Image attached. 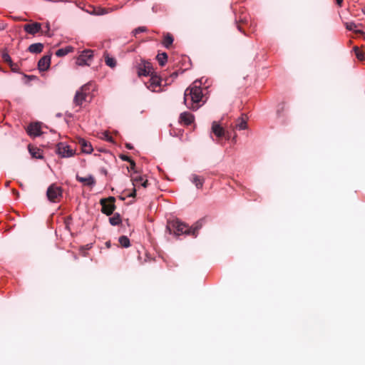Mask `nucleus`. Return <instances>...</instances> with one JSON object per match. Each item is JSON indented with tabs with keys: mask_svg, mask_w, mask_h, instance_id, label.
<instances>
[{
	"mask_svg": "<svg viewBox=\"0 0 365 365\" xmlns=\"http://www.w3.org/2000/svg\"><path fill=\"white\" fill-rule=\"evenodd\" d=\"M206 101L200 83L197 81L193 82L187 87L184 93V104L192 110H197L204 105Z\"/></svg>",
	"mask_w": 365,
	"mask_h": 365,
	"instance_id": "obj_1",
	"label": "nucleus"
},
{
	"mask_svg": "<svg viewBox=\"0 0 365 365\" xmlns=\"http://www.w3.org/2000/svg\"><path fill=\"white\" fill-rule=\"evenodd\" d=\"M203 219L197 221L192 226L188 227L186 224L183 223L178 219L168 220L166 229L169 231L170 234H174L179 236L180 235H192L195 237L198 234V230L202 228L203 225Z\"/></svg>",
	"mask_w": 365,
	"mask_h": 365,
	"instance_id": "obj_2",
	"label": "nucleus"
},
{
	"mask_svg": "<svg viewBox=\"0 0 365 365\" xmlns=\"http://www.w3.org/2000/svg\"><path fill=\"white\" fill-rule=\"evenodd\" d=\"M115 198L114 197L101 199V212L108 216L111 215L115 210Z\"/></svg>",
	"mask_w": 365,
	"mask_h": 365,
	"instance_id": "obj_3",
	"label": "nucleus"
},
{
	"mask_svg": "<svg viewBox=\"0 0 365 365\" xmlns=\"http://www.w3.org/2000/svg\"><path fill=\"white\" fill-rule=\"evenodd\" d=\"M46 195L51 202H58L62 197V189L61 187L52 184L48 187Z\"/></svg>",
	"mask_w": 365,
	"mask_h": 365,
	"instance_id": "obj_4",
	"label": "nucleus"
},
{
	"mask_svg": "<svg viewBox=\"0 0 365 365\" xmlns=\"http://www.w3.org/2000/svg\"><path fill=\"white\" fill-rule=\"evenodd\" d=\"M137 73L138 76H148L154 73L152 64L146 61H141L137 66Z\"/></svg>",
	"mask_w": 365,
	"mask_h": 365,
	"instance_id": "obj_5",
	"label": "nucleus"
},
{
	"mask_svg": "<svg viewBox=\"0 0 365 365\" xmlns=\"http://www.w3.org/2000/svg\"><path fill=\"white\" fill-rule=\"evenodd\" d=\"M93 51L91 50H84L77 58L76 64L78 66H88L93 59Z\"/></svg>",
	"mask_w": 365,
	"mask_h": 365,
	"instance_id": "obj_6",
	"label": "nucleus"
},
{
	"mask_svg": "<svg viewBox=\"0 0 365 365\" xmlns=\"http://www.w3.org/2000/svg\"><path fill=\"white\" fill-rule=\"evenodd\" d=\"M57 153L62 158H68L74 155L75 150L71 149L69 145L60 143L57 145Z\"/></svg>",
	"mask_w": 365,
	"mask_h": 365,
	"instance_id": "obj_7",
	"label": "nucleus"
},
{
	"mask_svg": "<svg viewBox=\"0 0 365 365\" xmlns=\"http://www.w3.org/2000/svg\"><path fill=\"white\" fill-rule=\"evenodd\" d=\"M162 81V78L154 72L150 76L149 81L146 83L147 88L153 92H157L156 88L161 86Z\"/></svg>",
	"mask_w": 365,
	"mask_h": 365,
	"instance_id": "obj_8",
	"label": "nucleus"
},
{
	"mask_svg": "<svg viewBox=\"0 0 365 365\" xmlns=\"http://www.w3.org/2000/svg\"><path fill=\"white\" fill-rule=\"evenodd\" d=\"M212 132L218 138L225 137L227 139H229L230 137L229 133H226L225 129L216 121H214L212 124Z\"/></svg>",
	"mask_w": 365,
	"mask_h": 365,
	"instance_id": "obj_9",
	"label": "nucleus"
},
{
	"mask_svg": "<svg viewBox=\"0 0 365 365\" xmlns=\"http://www.w3.org/2000/svg\"><path fill=\"white\" fill-rule=\"evenodd\" d=\"M24 29L28 34L35 35L36 34L41 31V24L38 22H35L31 24H25L24 26Z\"/></svg>",
	"mask_w": 365,
	"mask_h": 365,
	"instance_id": "obj_10",
	"label": "nucleus"
},
{
	"mask_svg": "<svg viewBox=\"0 0 365 365\" xmlns=\"http://www.w3.org/2000/svg\"><path fill=\"white\" fill-rule=\"evenodd\" d=\"M51 64V56H43L38 63V68L41 71H45L48 69Z\"/></svg>",
	"mask_w": 365,
	"mask_h": 365,
	"instance_id": "obj_11",
	"label": "nucleus"
},
{
	"mask_svg": "<svg viewBox=\"0 0 365 365\" xmlns=\"http://www.w3.org/2000/svg\"><path fill=\"white\" fill-rule=\"evenodd\" d=\"M77 143L79 145L83 153H91L93 151L91 144L85 139L78 138L77 139Z\"/></svg>",
	"mask_w": 365,
	"mask_h": 365,
	"instance_id": "obj_12",
	"label": "nucleus"
},
{
	"mask_svg": "<svg viewBox=\"0 0 365 365\" xmlns=\"http://www.w3.org/2000/svg\"><path fill=\"white\" fill-rule=\"evenodd\" d=\"M27 133L31 136H38L41 134V125L38 123H31L27 128Z\"/></svg>",
	"mask_w": 365,
	"mask_h": 365,
	"instance_id": "obj_13",
	"label": "nucleus"
},
{
	"mask_svg": "<svg viewBox=\"0 0 365 365\" xmlns=\"http://www.w3.org/2000/svg\"><path fill=\"white\" fill-rule=\"evenodd\" d=\"M194 115L188 112H183L180 115L179 121L185 125H190L194 121Z\"/></svg>",
	"mask_w": 365,
	"mask_h": 365,
	"instance_id": "obj_14",
	"label": "nucleus"
},
{
	"mask_svg": "<svg viewBox=\"0 0 365 365\" xmlns=\"http://www.w3.org/2000/svg\"><path fill=\"white\" fill-rule=\"evenodd\" d=\"M95 89V85L92 82L86 83L78 90L86 97H90L91 93Z\"/></svg>",
	"mask_w": 365,
	"mask_h": 365,
	"instance_id": "obj_15",
	"label": "nucleus"
},
{
	"mask_svg": "<svg viewBox=\"0 0 365 365\" xmlns=\"http://www.w3.org/2000/svg\"><path fill=\"white\" fill-rule=\"evenodd\" d=\"M76 180L78 182L83 183L84 185H87V186L92 187L96 184V180L91 175L83 178V177H81L78 175H77Z\"/></svg>",
	"mask_w": 365,
	"mask_h": 365,
	"instance_id": "obj_16",
	"label": "nucleus"
},
{
	"mask_svg": "<svg viewBox=\"0 0 365 365\" xmlns=\"http://www.w3.org/2000/svg\"><path fill=\"white\" fill-rule=\"evenodd\" d=\"M247 117L246 115L242 114L241 117L238 118L236 120L235 128L239 130H245L247 127Z\"/></svg>",
	"mask_w": 365,
	"mask_h": 365,
	"instance_id": "obj_17",
	"label": "nucleus"
},
{
	"mask_svg": "<svg viewBox=\"0 0 365 365\" xmlns=\"http://www.w3.org/2000/svg\"><path fill=\"white\" fill-rule=\"evenodd\" d=\"M87 98L81 91H77L73 98V103L76 106H81L83 102L87 101Z\"/></svg>",
	"mask_w": 365,
	"mask_h": 365,
	"instance_id": "obj_18",
	"label": "nucleus"
},
{
	"mask_svg": "<svg viewBox=\"0 0 365 365\" xmlns=\"http://www.w3.org/2000/svg\"><path fill=\"white\" fill-rule=\"evenodd\" d=\"M173 41L174 38L171 34L165 33L163 34L162 43L166 48H169L172 46Z\"/></svg>",
	"mask_w": 365,
	"mask_h": 365,
	"instance_id": "obj_19",
	"label": "nucleus"
},
{
	"mask_svg": "<svg viewBox=\"0 0 365 365\" xmlns=\"http://www.w3.org/2000/svg\"><path fill=\"white\" fill-rule=\"evenodd\" d=\"M43 44L41 43H36L30 45L28 51L32 53H39L43 51Z\"/></svg>",
	"mask_w": 365,
	"mask_h": 365,
	"instance_id": "obj_20",
	"label": "nucleus"
},
{
	"mask_svg": "<svg viewBox=\"0 0 365 365\" xmlns=\"http://www.w3.org/2000/svg\"><path fill=\"white\" fill-rule=\"evenodd\" d=\"M205 179L199 175H192V182L195 185L197 188H202L203 186Z\"/></svg>",
	"mask_w": 365,
	"mask_h": 365,
	"instance_id": "obj_21",
	"label": "nucleus"
},
{
	"mask_svg": "<svg viewBox=\"0 0 365 365\" xmlns=\"http://www.w3.org/2000/svg\"><path fill=\"white\" fill-rule=\"evenodd\" d=\"M73 51V48L72 46H66L65 48H60L56 51V55L57 56L61 57L67 55L68 53L72 52Z\"/></svg>",
	"mask_w": 365,
	"mask_h": 365,
	"instance_id": "obj_22",
	"label": "nucleus"
},
{
	"mask_svg": "<svg viewBox=\"0 0 365 365\" xmlns=\"http://www.w3.org/2000/svg\"><path fill=\"white\" fill-rule=\"evenodd\" d=\"M117 9V7L115 9L110 8V9H106V8H102V7H98L94 9V14L96 15H104L107 14L109 12H111L113 10Z\"/></svg>",
	"mask_w": 365,
	"mask_h": 365,
	"instance_id": "obj_23",
	"label": "nucleus"
},
{
	"mask_svg": "<svg viewBox=\"0 0 365 365\" xmlns=\"http://www.w3.org/2000/svg\"><path fill=\"white\" fill-rule=\"evenodd\" d=\"M109 222L113 226L120 225L122 222L120 215L115 213L113 217L109 218Z\"/></svg>",
	"mask_w": 365,
	"mask_h": 365,
	"instance_id": "obj_24",
	"label": "nucleus"
},
{
	"mask_svg": "<svg viewBox=\"0 0 365 365\" xmlns=\"http://www.w3.org/2000/svg\"><path fill=\"white\" fill-rule=\"evenodd\" d=\"M156 58H157L159 64L161 66H163L165 64V63L167 62L168 55L165 52L158 53V56H156Z\"/></svg>",
	"mask_w": 365,
	"mask_h": 365,
	"instance_id": "obj_25",
	"label": "nucleus"
},
{
	"mask_svg": "<svg viewBox=\"0 0 365 365\" xmlns=\"http://www.w3.org/2000/svg\"><path fill=\"white\" fill-rule=\"evenodd\" d=\"M118 242L123 247H128L130 245V240L124 235L119 237Z\"/></svg>",
	"mask_w": 365,
	"mask_h": 365,
	"instance_id": "obj_26",
	"label": "nucleus"
},
{
	"mask_svg": "<svg viewBox=\"0 0 365 365\" xmlns=\"http://www.w3.org/2000/svg\"><path fill=\"white\" fill-rule=\"evenodd\" d=\"M143 180V178L141 176H131V181L133 182V185L135 187H139Z\"/></svg>",
	"mask_w": 365,
	"mask_h": 365,
	"instance_id": "obj_27",
	"label": "nucleus"
},
{
	"mask_svg": "<svg viewBox=\"0 0 365 365\" xmlns=\"http://www.w3.org/2000/svg\"><path fill=\"white\" fill-rule=\"evenodd\" d=\"M29 152L33 158H43V156L41 155V154L40 153L39 149L29 147Z\"/></svg>",
	"mask_w": 365,
	"mask_h": 365,
	"instance_id": "obj_28",
	"label": "nucleus"
},
{
	"mask_svg": "<svg viewBox=\"0 0 365 365\" xmlns=\"http://www.w3.org/2000/svg\"><path fill=\"white\" fill-rule=\"evenodd\" d=\"M105 61H106V65L111 68H114L116 65L115 59L113 58H110L108 56L106 57Z\"/></svg>",
	"mask_w": 365,
	"mask_h": 365,
	"instance_id": "obj_29",
	"label": "nucleus"
},
{
	"mask_svg": "<svg viewBox=\"0 0 365 365\" xmlns=\"http://www.w3.org/2000/svg\"><path fill=\"white\" fill-rule=\"evenodd\" d=\"M355 54L356 56V58L361 61L364 59V53L359 50V48L357 46H355L354 48Z\"/></svg>",
	"mask_w": 365,
	"mask_h": 365,
	"instance_id": "obj_30",
	"label": "nucleus"
},
{
	"mask_svg": "<svg viewBox=\"0 0 365 365\" xmlns=\"http://www.w3.org/2000/svg\"><path fill=\"white\" fill-rule=\"evenodd\" d=\"M2 58L6 63H9V65L13 63L10 56L7 53H4L2 54Z\"/></svg>",
	"mask_w": 365,
	"mask_h": 365,
	"instance_id": "obj_31",
	"label": "nucleus"
},
{
	"mask_svg": "<svg viewBox=\"0 0 365 365\" xmlns=\"http://www.w3.org/2000/svg\"><path fill=\"white\" fill-rule=\"evenodd\" d=\"M146 30H147L146 27H145V26H140V27L135 29L133 31V33L134 36H137L138 34H139L140 32H145V31H146Z\"/></svg>",
	"mask_w": 365,
	"mask_h": 365,
	"instance_id": "obj_32",
	"label": "nucleus"
},
{
	"mask_svg": "<svg viewBox=\"0 0 365 365\" xmlns=\"http://www.w3.org/2000/svg\"><path fill=\"white\" fill-rule=\"evenodd\" d=\"M346 27L348 30L353 31L356 27V25L354 23L351 22L347 23Z\"/></svg>",
	"mask_w": 365,
	"mask_h": 365,
	"instance_id": "obj_33",
	"label": "nucleus"
},
{
	"mask_svg": "<svg viewBox=\"0 0 365 365\" xmlns=\"http://www.w3.org/2000/svg\"><path fill=\"white\" fill-rule=\"evenodd\" d=\"M128 170H133L135 173H137V171L135 170V163L134 162V160H131L130 162V168H128Z\"/></svg>",
	"mask_w": 365,
	"mask_h": 365,
	"instance_id": "obj_34",
	"label": "nucleus"
},
{
	"mask_svg": "<svg viewBox=\"0 0 365 365\" xmlns=\"http://www.w3.org/2000/svg\"><path fill=\"white\" fill-rule=\"evenodd\" d=\"M120 158L122 160H123V161H127V162H128V163H130V162L132 160V159H131L130 157H128V156H127V155H120Z\"/></svg>",
	"mask_w": 365,
	"mask_h": 365,
	"instance_id": "obj_35",
	"label": "nucleus"
},
{
	"mask_svg": "<svg viewBox=\"0 0 365 365\" xmlns=\"http://www.w3.org/2000/svg\"><path fill=\"white\" fill-rule=\"evenodd\" d=\"M104 139L108 142H113V138L108 133H104Z\"/></svg>",
	"mask_w": 365,
	"mask_h": 365,
	"instance_id": "obj_36",
	"label": "nucleus"
},
{
	"mask_svg": "<svg viewBox=\"0 0 365 365\" xmlns=\"http://www.w3.org/2000/svg\"><path fill=\"white\" fill-rule=\"evenodd\" d=\"M136 188L137 187H134L133 189V191L130 193L128 194L127 197H135V195H136Z\"/></svg>",
	"mask_w": 365,
	"mask_h": 365,
	"instance_id": "obj_37",
	"label": "nucleus"
},
{
	"mask_svg": "<svg viewBox=\"0 0 365 365\" xmlns=\"http://www.w3.org/2000/svg\"><path fill=\"white\" fill-rule=\"evenodd\" d=\"M11 69L13 71H17V69H18V66L16 64L12 63L11 64L9 65Z\"/></svg>",
	"mask_w": 365,
	"mask_h": 365,
	"instance_id": "obj_38",
	"label": "nucleus"
},
{
	"mask_svg": "<svg viewBox=\"0 0 365 365\" xmlns=\"http://www.w3.org/2000/svg\"><path fill=\"white\" fill-rule=\"evenodd\" d=\"M45 27H46V35H48V36H49L48 32H49V30H50V24H49V23H48V22H47V23L46 24Z\"/></svg>",
	"mask_w": 365,
	"mask_h": 365,
	"instance_id": "obj_39",
	"label": "nucleus"
},
{
	"mask_svg": "<svg viewBox=\"0 0 365 365\" xmlns=\"http://www.w3.org/2000/svg\"><path fill=\"white\" fill-rule=\"evenodd\" d=\"M148 180H143L142 182H141V186H143V187H148Z\"/></svg>",
	"mask_w": 365,
	"mask_h": 365,
	"instance_id": "obj_40",
	"label": "nucleus"
},
{
	"mask_svg": "<svg viewBox=\"0 0 365 365\" xmlns=\"http://www.w3.org/2000/svg\"><path fill=\"white\" fill-rule=\"evenodd\" d=\"M6 28V24L3 22H0V31L4 30Z\"/></svg>",
	"mask_w": 365,
	"mask_h": 365,
	"instance_id": "obj_41",
	"label": "nucleus"
},
{
	"mask_svg": "<svg viewBox=\"0 0 365 365\" xmlns=\"http://www.w3.org/2000/svg\"><path fill=\"white\" fill-rule=\"evenodd\" d=\"M237 29H238V30H240V31H242V32H243V33L245 32L244 29H243V27L242 26V25H241V24H237Z\"/></svg>",
	"mask_w": 365,
	"mask_h": 365,
	"instance_id": "obj_42",
	"label": "nucleus"
},
{
	"mask_svg": "<svg viewBox=\"0 0 365 365\" xmlns=\"http://www.w3.org/2000/svg\"><path fill=\"white\" fill-rule=\"evenodd\" d=\"M125 147L129 150H132L133 148V146L130 143H126Z\"/></svg>",
	"mask_w": 365,
	"mask_h": 365,
	"instance_id": "obj_43",
	"label": "nucleus"
},
{
	"mask_svg": "<svg viewBox=\"0 0 365 365\" xmlns=\"http://www.w3.org/2000/svg\"><path fill=\"white\" fill-rule=\"evenodd\" d=\"M178 76V73L177 72H174L171 74V77L173 78H177Z\"/></svg>",
	"mask_w": 365,
	"mask_h": 365,
	"instance_id": "obj_44",
	"label": "nucleus"
},
{
	"mask_svg": "<svg viewBox=\"0 0 365 365\" xmlns=\"http://www.w3.org/2000/svg\"><path fill=\"white\" fill-rule=\"evenodd\" d=\"M343 2V0H336V4L341 6V4Z\"/></svg>",
	"mask_w": 365,
	"mask_h": 365,
	"instance_id": "obj_45",
	"label": "nucleus"
},
{
	"mask_svg": "<svg viewBox=\"0 0 365 365\" xmlns=\"http://www.w3.org/2000/svg\"><path fill=\"white\" fill-rule=\"evenodd\" d=\"M25 76H26V77H27V78H30V79H34V78H36L34 76H26V75Z\"/></svg>",
	"mask_w": 365,
	"mask_h": 365,
	"instance_id": "obj_46",
	"label": "nucleus"
},
{
	"mask_svg": "<svg viewBox=\"0 0 365 365\" xmlns=\"http://www.w3.org/2000/svg\"><path fill=\"white\" fill-rule=\"evenodd\" d=\"M13 192H14L15 195H17V197H19V192H18V191H16V190H13Z\"/></svg>",
	"mask_w": 365,
	"mask_h": 365,
	"instance_id": "obj_47",
	"label": "nucleus"
},
{
	"mask_svg": "<svg viewBox=\"0 0 365 365\" xmlns=\"http://www.w3.org/2000/svg\"><path fill=\"white\" fill-rule=\"evenodd\" d=\"M106 246H107L108 247H110V242H106Z\"/></svg>",
	"mask_w": 365,
	"mask_h": 365,
	"instance_id": "obj_48",
	"label": "nucleus"
},
{
	"mask_svg": "<svg viewBox=\"0 0 365 365\" xmlns=\"http://www.w3.org/2000/svg\"><path fill=\"white\" fill-rule=\"evenodd\" d=\"M356 33H361V34H363V32H362L361 31H360V30H359V31H356Z\"/></svg>",
	"mask_w": 365,
	"mask_h": 365,
	"instance_id": "obj_49",
	"label": "nucleus"
},
{
	"mask_svg": "<svg viewBox=\"0 0 365 365\" xmlns=\"http://www.w3.org/2000/svg\"><path fill=\"white\" fill-rule=\"evenodd\" d=\"M120 199L121 200H125V197H120Z\"/></svg>",
	"mask_w": 365,
	"mask_h": 365,
	"instance_id": "obj_50",
	"label": "nucleus"
},
{
	"mask_svg": "<svg viewBox=\"0 0 365 365\" xmlns=\"http://www.w3.org/2000/svg\"><path fill=\"white\" fill-rule=\"evenodd\" d=\"M14 19H15V20H20L21 19H20V18H19V17H15V18H14Z\"/></svg>",
	"mask_w": 365,
	"mask_h": 365,
	"instance_id": "obj_51",
	"label": "nucleus"
},
{
	"mask_svg": "<svg viewBox=\"0 0 365 365\" xmlns=\"http://www.w3.org/2000/svg\"><path fill=\"white\" fill-rule=\"evenodd\" d=\"M363 12H364V14H365V9H363Z\"/></svg>",
	"mask_w": 365,
	"mask_h": 365,
	"instance_id": "obj_52",
	"label": "nucleus"
}]
</instances>
